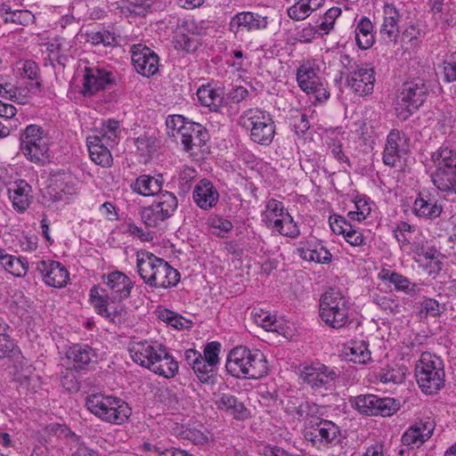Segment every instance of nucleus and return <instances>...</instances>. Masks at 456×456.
I'll list each match as a JSON object with an SVG mask.
<instances>
[{
  "instance_id": "obj_26",
  "label": "nucleus",
  "mask_w": 456,
  "mask_h": 456,
  "mask_svg": "<svg viewBox=\"0 0 456 456\" xmlns=\"http://www.w3.org/2000/svg\"><path fill=\"white\" fill-rule=\"evenodd\" d=\"M434 428L435 423L430 419L416 422L403 434L402 444L411 448H419L431 436Z\"/></svg>"
},
{
  "instance_id": "obj_17",
  "label": "nucleus",
  "mask_w": 456,
  "mask_h": 456,
  "mask_svg": "<svg viewBox=\"0 0 456 456\" xmlns=\"http://www.w3.org/2000/svg\"><path fill=\"white\" fill-rule=\"evenodd\" d=\"M374 68L369 64L356 66L346 77L347 86L357 95L366 96L373 92L376 82Z\"/></svg>"
},
{
  "instance_id": "obj_19",
  "label": "nucleus",
  "mask_w": 456,
  "mask_h": 456,
  "mask_svg": "<svg viewBox=\"0 0 456 456\" xmlns=\"http://www.w3.org/2000/svg\"><path fill=\"white\" fill-rule=\"evenodd\" d=\"M202 34V28L199 27L194 20H183L178 25L174 44L176 49L192 53L200 45V37Z\"/></svg>"
},
{
  "instance_id": "obj_27",
  "label": "nucleus",
  "mask_w": 456,
  "mask_h": 456,
  "mask_svg": "<svg viewBox=\"0 0 456 456\" xmlns=\"http://www.w3.org/2000/svg\"><path fill=\"white\" fill-rule=\"evenodd\" d=\"M113 83V76L110 71L104 69L86 68L84 75L82 93L85 96H92L96 92L102 90L107 85Z\"/></svg>"
},
{
  "instance_id": "obj_42",
  "label": "nucleus",
  "mask_w": 456,
  "mask_h": 456,
  "mask_svg": "<svg viewBox=\"0 0 456 456\" xmlns=\"http://www.w3.org/2000/svg\"><path fill=\"white\" fill-rule=\"evenodd\" d=\"M206 224L210 229L212 234L223 239L227 238L233 229V224L230 220L218 215H210L207 219Z\"/></svg>"
},
{
  "instance_id": "obj_48",
  "label": "nucleus",
  "mask_w": 456,
  "mask_h": 456,
  "mask_svg": "<svg viewBox=\"0 0 456 456\" xmlns=\"http://www.w3.org/2000/svg\"><path fill=\"white\" fill-rule=\"evenodd\" d=\"M392 284L397 291H403L411 297H414L419 292L418 284L411 282L406 276L399 273H396Z\"/></svg>"
},
{
  "instance_id": "obj_39",
  "label": "nucleus",
  "mask_w": 456,
  "mask_h": 456,
  "mask_svg": "<svg viewBox=\"0 0 456 456\" xmlns=\"http://www.w3.org/2000/svg\"><path fill=\"white\" fill-rule=\"evenodd\" d=\"M284 409L289 414L297 417L298 419H305L317 412V405L309 402L298 403L297 398H290L287 401Z\"/></svg>"
},
{
  "instance_id": "obj_46",
  "label": "nucleus",
  "mask_w": 456,
  "mask_h": 456,
  "mask_svg": "<svg viewBox=\"0 0 456 456\" xmlns=\"http://www.w3.org/2000/svg\"><path fill=\"white\" fill-rule=\"evenodd\" d=\"M141 218L148 227H157L167 220L165 216L161 214L159 207L154 206L153 203L142 208L141 211Z\"/></svg>"
},
{
  "instance_id": "obj_34",
  "label": "nucleus",
  "mask_w": 456,
  "mask_h": 456,
  "mask_svg": "<svg viewBox=\"0 0 456 456\" xmlns=\"http://www.w3.org/2000/svg\"><path fill=\"white\" fill-rule=\"evenodd\" d=\"M215 403L218 410L226 411L235 419L244 420L250 417V411L235 395L222 394Z\"/></svg>"
},
{
  "instance_id": "obj_32",
  "label": "nucleus",
  "mask_w": 456,
  "mask_h": 456,
  "mask_svg": "<svg viewBox=\"0 0 456 456\" xmlns=\"http://www.w3.org/2000/svg\"><path fill=\"white\" fill-rule=\"evenodd\" d=\"M399 10L393 4H385L383 6V23L380 27V35L389 41L395 42L399 36Z\"/></svg>"
},
{
  "instance_id": "obj_62",
  "label": "nucleus",
  "mask_w": 456,
  "mask_h": 456,
  "mask_svg": "<svg viewBox=\"0 0 456 456\" xmlns=\"http://www.w3.org/2000/svg\"><path fill=\"white\" fill-rule=\"evenodd\" d=\"M159 318L175 329H182L183 326L181 316L168 309L160 310Z\"/></svg>"
},
{
  "instance_id": "obj_47",
  "label": "nucleus",
  "mask_w": 456,
  "mask_h": 456,
  "mask_svg": "<svg viewBox=\"0 0 456 456\" xmlns=\"http://www.w3.org/2000/svg\"><path fill=\"white\" fill-rule=\"evenodd\" d=\"M197 175V171L190 167H185L180 171L177 177V186L180 194L185 195L189 192Z\"/></svg>"
},
{
  "instance_id": "obj_59",
  "label": "nucleus",
  "mask_w": 456,
  "mask_h": 456,
  "mask_svg": "<svg viewBox=\"0 0 456 456\" xmlns=\"http://www.w3.org/2000/svg\"><path fill=\"white\" fill-rule=\"evenodd\" d=\"M77 27L78 22L73 15H64L56 22V28H60L61 31H66L67 36L76 35Z\"/></svg>"
},
{
  "instance_id": "obj_22",
  "label": "nucleus",
  "mask_w": 456,
  "mask_h": 456,
  "mask_svg": "<svg viewBox=\"0 0 456 456\" xmlns=\"http://www.w3.org/2000/svg\"><path fill=\"white\" fill-rule=\"evenodd\" d=\"M37 271L41 274L45 283L53 288H62L67 285L69 273L60 262L41 260L37 263Z\"/></svg>"
},
{
  "instance_id": "obj_64",
  "label": "nucleus",
  "mask_w": 456,
  "mask_h": 456,
  "mask_svg": "<svg viewBox=\"0 0 456 456\" xmlns=\"http://www.w3.org/2000/svg\"><path fill=\"white\" fill-rule=\"evenodd\" d=\"M345 240L354 247H360L366 244V240L362 232L352 227L344 235Z\"/></svg>"
},
{
  "instance_id": "obj_20",
  "label": "nucleus",
  "mask_w": 456,
  "mask_h": 456,
  "mask_svg": "<svg viewBox=\"0 0 456 456\" xmlns=\"http://www.w3.org/2000/svg\"><path fill=\"white\" fill-rule=\"evenodd\" d=\"M268 18L257 12H240L234 14L229 21L228 29L233 35L241 32H253L262 30L267 28Z\"/></svg>"
},
{
  "instance_id": "obj_21",
  "label": "nucleus",
  "mask_w": 456,
  "mask_h": 456,
  "mask_svg": "<svg viewBox=\"0 0 456 456\" xmlns=\"http://www.w3.org/2000/svg\"><path fill=\"white\" fill-rule=\"evenodd\" d=\"M163 349L162 345L147 340L133 342L128 347L132 360L138 365L149 370L154 362L160 357Z\"/></svg>"
},
{
  "instance_id": "obj_37",
  "label": "nucleus",
  "mask_w": 456,
  "mask_h": 456,
  "mask_svg": "<svg viewBox=\"0 0 456 456\" xmlns=\"http://www.w3.org/2000/svg\"><path fill=\"white\" fill-rule=\"evenodd\" d=\"M133 191L144 197L159 193L162 188V182L153 176L142 175L130 185Z\"/></svg>"
},
{
  "instance_id": "obj_51",
  "label": "nucleus",
  "mask_w": 456,
  "mask_h": 456,
  "mask_svg": "<svg viewBox=\"0 0 456 456\" xmlns=\"http://www.w3.org/2000/svg\"><path fill=\"white\" fill-rule=\"evenodd\" d=\"M355 210L349 211L348 216L350 219L361 222L367 218L371 212V208L367 200L359 198L354 202Z\"/></svg>"
},
{
  "instance_id": "obj_8",
  "label": "nucleus",
  "mask_w": 456,
  "mask_h": 456,
  "mask_svg": "<svg viewBox=\"0 0 456 456\" xmlns=\"http://www.w3.org/2000/svg\"><path fill=\"white\" fill-rule=\"evenodd\" d=\"M319 65L314 60L304 61L297 70V82L299 88L308 95H313L316 102L327 101L330 91L318 73Z\"/></svg>"
},
{
  "instance_id": "obj_10",
  "label": "nucleus",
  "mask_w": 456,
  "mask_h": 456,
  "mask_svg": "<svg viewBox=\"0 0 456 456\" xmlns=\"http://www.w3.org/2000/svg\"><path fill=\"white\" fill-rule=\"evenodd\" d=\"M350 403L359 413L367 416L390 417L400 409V403L395 398L372 394L357 395Z\"/></svg>"
},
{
  "instance_id": "obj_36",
  "label": "nucleus",
  "mask_w": 456,
  "mask_h": 456,
  "mask_svg": "<svg viewBox=\"0 0 456 456\" xmlns=\"http://www.w3.org/2000/svg\"><path fill=\"white\" fill-rule=\"evenodd\" d=\"M355 41L360 49H370L374 42L373 24L367 17H362L357 22L355 29Z\"/></svg>"
},
{
  "instance_id": "obj_16",
  "label": "nucleus",
  "mask_w": 456,
  "mask_h": 456,
  "mask_svg": "<svg viewBox=\"0 0 456 456\" xmlns=\"http://www.w3.org/2000/svg\"><path fill=\"white\" fill-rule=\"evenodd\" d=\"M89 302L97 314L111 322H121L126 314L123 305L111 303L110 299L100 293V287L97 285L90 289Z\"/></svg>"
},
{
  "instance_id": "obj_24",
  "label": "nucleus",
  "mask_w": 456,
  "mask_h": 456,
  "mask_svg": "<svg viewBox=\"0 0 456 456\" xmlns=\"http://www.w3.org/2000/svg\"><path fill=\"white\" fill-rule=\"evenodd\" d=\"M443 207L438 203L435 194L428 191H419L412 206V213L426 220H434L441 216Z\"/></svg>"
},
{
  "instance_id": "obj_38",
  "label": "nucleus",
  "mask_w": 456,
  "mask_h": 456,
  "mask_svg": "<svg viewBox=\"0 0 456 456\" xmlns=\"http://www.w3.org/2000/svg\"><path fill=\"white\" fill-rule=\"evenodd\" d=\"M345 354L348 360L354 363L366 364L371 359L369 345L363 340L352 341L346 347Z\"/></svg>"
},
{
  "instance_id": "obj_2",
  "label": "nucleus",
  "mask_w": 456,
  "mask_h": 456,
  "mask_svg": "<svg viewBox=\"0 0 456 456\" xmlns=\"http://www.w3.org/2000/svg\"><path fill=\"white\" fill-rule=\"evenodd\" d=\"M225 368L238 379H256L268 373V363L265 354L259 350H250L246 346H237L228 354Z\"/></svg>"
},
{
  "instance_id": "obj_52",
  "label": "nucleus",
  "mask_w": 456,
  "mask_h": 456,
  "mask_svg": "<svg viewBox=\"0 0 456 456\" xmlns=\"http://www.w3.org/2000/svg\"><path fill=\"white\" fill-rule=\"evenodd\" d=\"M221 345L216 341L208 343L203 350L202 360L218 368Z\"/></svg>"
},
{
  "instance_id": "obj_44",
  "label": "nucleus",
  "mask_w": 456,
  "mask_h": 456,
  "mask_svg": "<svg viewBox=\"0 0 456 456\" xmlns=\"http://www.w3.org/2000/svg\"><path fill=\"white\" fill-rule=\"evenodd\" d=\"M3 267L16 277H24L28 269V262L26 258L12 255L4 256Z\"/></svg>"
},
{
  "instance_id": "obj_13",
  "label": "nucleus",
  "mask_w": 456,
  "mask_h": 456,
  "mask_svg": "<svg viewBox=\"0 0 456 456\" xmlns=\"http://www.w3.org/2000/svg\"><path fill=\"white\" fill-rule=\"evenodd\" d=\"M408 154L409 144L405 134L396 129L391 130L383 150V163L390 167L403 169Z\"/></svg>"
},
{
  "instance_id": "obj_7",
  "label": "nucleus",
  "mask_w": 456,
  "mask_h": 456,
  "mask_svg": "<svg viewBox=\"0 0 456 456\" xmlns=\"http://www.w3.org/2000/svg\"><path fill=\"white\" fill-rule=\"evenodd\" d=\"M349 309V302L336 289H329L320 299V316L334 329L342 328L347 323Z\"/></svg>"
},
{
  "instance_id": "obj_63",
  "label": "nucleus",
  "mask_w": 456,
  "mask_h": 456,
  "mask_svg": "<svg viewBox=\"0 0 456 456\" xmlns=\"http://www.w3.org/2000/svg\"><path fill=\"white\" fill-rule=\"evenodd\" d=\"M330 225L333 232L344 235L353 226L347 220L340 216L330 217Z\"/></svg>"
},
{
  "instance_id": "obj_18",
  "label": "nucleus",
  "mask_w": 456,
  "mask_h": 456,
  "mask_svg": "<svg viewBox=\"0 0 456 456\" xmlns=\"http://www.w3.org/2000/svg\"><path fill=\"white\" fill-rule=\"evenodd\" d=\"M131 53L132 62L138 74L146 77L157 74L159 58L153 50L146 45H134Z\"/></svg>"
},
{
  "instance_id": "obj_31",
  "label": "nucleus",
  "mask_w": 456,
  "mask_h": 456,
  "mask_svg": "<svg viewBox=\"0 0 456 456\" xmlns=\"http://www.w3.org/2000/svg\"><path fill=\"white\" fill-rule=\"evenodd\" d=\"M86 146L92 161L102 167H110L113 158L109 146L99 135H89L86 138Z\"/></svg>"
},
{
  "instance_id": "obj_61",
  "label": "nucleus",
  "mask_w": 456,
  "mask_h": 456,
  "mask_svg": "<svg viewBox=\"0 0 456 456\" xmlns=\"http://www.w3.org/2000/svg\"><path fill=\"white\" fill-rule=\"evenodd\" d=\"M373 302L383 311L387 314H393L398 311L399 305L395 299L388 297L377 296L373 298Z\"/></svg>"
},
{
  "instance_id": "obj_5",
  "label": "nucleus",
  "mask_w": 456,
  "mask_h": 456,
  "mask_svg": "<svg viewBox=\"0 0 456 456\" xmlns=\"http://www.w3.org/2000/svg\"><path fill=\"white\" fill-rule=\"evenodd\" d=\"M429 93L426 81L414 77L404 82L397 94L395 109L397 117L407 119L415 110L423 105Z\"/></svg>"
},
{
  "instance_id": "obj_23",
  "label": "nucleus",
  "mask_w": 456,
  "mask_h": 456,
  "mask_svg": "<svg viewBox=\"0 0 456 456\" xmlns=\"http://www.w3.org/2000/svg\"><path fill=\"white\" fill-rule=\"evenodd\" d=\"M432 160L436 170L431 175L432 181L446 179L450 175H456V151L442 146L432 154Z\"/></svg>"
},
{
  "instance_id": "obj_53",
  "label": "nucleus",
  "mask_w": 456,
  "mask_h": 456,
  "mask_svg": "<svg viewBox=\"0 0 456 456\" xmlns=\"http://www.w3.org/2000/svg\"><path fill=\"white\" fill-rule=\"evenodd\" d=\"M311 12L312 11L309 5H307L304 0L297 2L287 11L289 17L295 20H303L307 18Z\"/></svg>"
},
{
  "instance_id": "obj_15",
  "label": "nucleus",
  "mask_w": 456,
  "mask_h": 456,
  "mask_svg": "<svg viewBox=\"0 0 456 456\" xmlns=\"http://www.w3.org/2000/svg\"><path fill=\"white\" fill-rule=\"evenodd\" d=\"M102 281L107 289L100 288V293L105 292L104 297L110 299L111 303H120L127 298L134 288V281L125 273L114 271L102 276Z\"/></svg>"
},
{
  "instance_id": "obj_4",
  "label": "nucleus",
  "mask_w": 456,
  "mask_h": 456,
  "mask_svg": "<svg viewBox=\"0 0 456 456\" xmlns=\"http://www.w3.org/2000/svg\"><path fill=\"white\" fill-rule=\"evenodd\" d=\"M415 378L423 393L436 395L444 387L445 372L443 360L428 352L422 353L415 366Z\"/></svg>"
},
{
  "instance_id": "obj_58",
  "label": "nucleus",
  "mask_w": 456,
  "mask_h": 456,
  "mask_svg": "<svg viewBox=\"0 0 456 456\" xmlns=\"http://www.w3.org/2000/svg\"><path fill=\"white\" fill-rule=\"evenodd\" d=\"M19 352V347L8 334L0 338V358L11 357Z\"/></svg>"
},
{
  "instance_id": "obj_43",
  "label": "nucleus",
  "mask_w": 456,
  "mask_h": 456,
  "mask_svg": "<svg viewBox=\"0 0 456 456\" xmlns=\"http://www.w3.org/2000/svg\"><path fill=\"white\" fill-rule=\"evenodd\" d=\"M152 203L154 206L159 207L161 214L164 215L167 219L170 218L175 214L178 206L176 197L169 191L160 192Z\"/></svg>"
},
{
  "instance_id": "obj_40",
  "label": "nucleus",
  "mask_w": 456,
  "mask_h": 456,
  "mask_svg": "<svg viewBox=\"0 0 456 456\" xmlns=\"http://www.w3.org/2000/svg\"><path fill=\"white\" fill-rule=\"evenodd\" d=\"M298 256L305 261L318 264H329L331 261V253L322 245H316L314 248H298Z\"/></svg>"
},
{
  "instance_id": "obj_28",
  "label": "nucleus",
  "mask_w": 456,
  "mask_h": 456,
  "mask_svg": "<svg viewBox=\"0 0 456 456\" xmlns=\"http://www.w3.org/2000/svg\"><path fill=\"white\" fill-rule=\"evenodd\" d=\"M192 199L200 208L209 210L217 204L219 192L212 182L201 179L193 189Z\"/></svg>"
},
{
  "instance_id": "obj_14",
  "label": "nucleus",
  "mask_w": 456,
  "mask_h": 456,
  "mask_svg": "<svg viewBox=\"0 0 456 456\" xmlns=\"http://www.w3.org/2000/svg\"><path fill=\"white\" fill-rule=\"evenodd\" d=\"M311 428L305 436L314 445L335 446L341 441V429L333 421L327 419H319L314 423L311 421Z\"/></svg>"
},
{
  "instance_id": "obj_49",
  "label": "nucleus",
  "mask_w": 456,
  "mask_h": 456,
  "mask_svg": "<svg viewBox=\"0 0 456 456\" xmlns=\"http://www.w3.org/2000/svg\"><path fill=\"white\" fill-rule=\"evenodd\" d=\"M342 11L339 7L330 8L317 25L323 35L329 34L334 28L336 20L340 16Z\"/></svg>"
},
{
  "instance_id": "obj_11",
  "label": "nucleus",
  "mask_w": 456,
  "mask_h": 456,
  "mask_svg": "<svg viewBox=\"0 0 456 456\" xmlns=\"http://www.w3.org/2000/svg\"><path fill=\"white\" fill-rule=\"evenodd\" d=\"M242 120L244 126H250L252 141L262 145H269L273 142L275 126L269 114L258 109L248 110Z\"/></svg>"
},
{
  "instance_id": "obj_45",
  "label": "nucleus",
  "mask_w": 456,
  "mask_h": 456,
  "mask_svg": "<svg viewBox=\"0 0 456 456\" xmlns=\"http://www.w3.org/2000/svg\"><path fill=\"white\" fill-rule=\"evenodd\" d=\"M192 370L201 383L214 384L217 372L216 367L200 358Z\"/></svg>"
},
{
  "instance_id": "obj_12",
  "label": "nucleus",
  "mask_w": 456,
  "mask_h": 456,
  "mask_svg": "<svg viewBox=\"0 0 456 456\" xmlns=\"http://www.w3.org/2000/svg\"><path fill=\"white\" fill-rule=\"evenodd\" d=\"M338 375L336 371L321 362L306 364L300 370V379L314 392L332 390Z\"/></svg>"
},
{
  "instance_id": "obj_35",
  "label": "nucleus",
  "mask_w": 456,
  "mask_h": 456,
  "mask_svg": "<svg viewBox=\"0 0 456 456\" xmlns=\"http://www.w3.org/2000/svg\"><path fill=\"white\" fill-rule=\"evenodd\" d=\"M153 373L166 379L174 378L179 370L178 362L164 347L161 355L150 369Z\"/></svg>"
},
{
  "instance_id": "obj_54",
  "label": "nucleus",
  "mask_w": 456,
  "mask_h": 456,
  "mask_svg": "<svg viewBox=\"0 0 456 456\" xmlns=\"http://www.w3.org/2000/svg\"><path fill=\"white\" fill-rule=\"evenodd\" d=\"M254 320L256 323L267 331L277 330L276 319L269 313L260 310L254 314Z\"/></svg>"
},
{
  "instance_id": "obj_57",
  "label": "nucleus",
  "mask_w": 456,
  "mask_h": 456,
  "mask_svg": "<svg viewBox=\"0 0 456 456\" xmlns=\"http://www.w3.org/2000/svg\"><path fill=\"white\" fill-rule=\"evenodd\" d=\"M444 77L447 83L456 82V53L450 54L443 62Z\"/></svg>"
},
{
  "instance_id": "obj_29",
  "label": "nucleus",
  "mask_w": 456,
  "mask_h": 456,
  "mask_svg": "<svg viewBox=\"0 0 456 456\" xmlns=\"http://www.w3.org/2000/svg\"><path fill=\"white\" fill-rule=\"evenodd\" d=\"M9 199L13 208L18 212H24L32 200L31 186L25 180H16L7 186Z\"/></svg>"
},
{
  "instance_id": "obj_56",
  "label": "nucleus",
  "mask_w": 456,
  "mask_h": 456,
  "mask_svg": "<svg viewBox=\"0 0 456 456\" xmlns=\"http://www.w3.org/2000/svg\"><path fill=\"white\" fill-rule=\"evenodd\" d=\"M156 143L157 140L155 137L146 134L139 136L135 141L137 150L141 151L142 155H150L155 151L157 148Z\"/></svg>"
},
{
  "instance_id": "obj_50",
  "label": "nucleus",
  "mask_w": 456,
  "mask_h": 456,
  "mask_svg": "<svg viewBox=\"0 0 456 456\" xmlns=\"http://www.w3.org/2000/svg\"><path fill=\"white\" fill-rule=\"evenodd\" d=\"M442 313V307L438 301L434 298H424L419 302V316L420 318L428 315L436 317Z\"/></svg>"
},
{
  "instance_id": "obj_41",
  "label": "nucleus",
  "mask_w": 456,
  "mask_h": 456,
  "mask_svg": "<svg viewBox=\"0 0 456 456\" xmlns=\"http://www.w3.org/2000/svg\"><path fill=\"white\" fill-rule=\"evenodd\" d=\"M97 133L102 141H104L109 146L113 147L117 144L118 138L121 132L120 123L115 119L104 120L102 126L98 128Z\"/></svg>"
},
{
  "instance_id": "obj_33",
  "label": "nucleus",
  "mask_w": 456,
  "mask_h": 456,
  "mask_svg": "<svg viewBox=\"0 0 456 456\" xmlns=\"http://www.w3.org/2000/svg\"><path fill=\"white\" fill-rule=\"evenodd\" d=\"M224 94L222 88L213 87L209 84L202 85L197 90V97L200 103L214 112H219L224 106Z\"/></svg>"
},
{
  "instance_id": "obj_25",
  "label": "nucleus",
  "mask_w": 456,
  "mask_h": 456,
  "mask_svg": "<svg viewBox=\"0 0 456 456\" xmlns=\"http://www.w3.org/2000/svg\"><path fill=\"white\" fill-rule=\"evenodd\" d=\"M181 142L186 151H193L205 145L208 140L206 129L199 123H186L177 128Z\"/></svg>"
},
{
  "instance_id": "obj_9",
  "label": "nucleus",
  "mask_w": 456,
  "mask_h": 456,
  "mask_svg": "<svg viewBox=\"0 0 456 456\" xmlns=\"http://www.w3.org/2000/svg\"><path fill=\"white\" fill-rule=\"evenodd\" d=\"M20 150L32 163H40L48 156L49 138L37 125H29L20 134Z\"/></svg>"
},
{
  "instance_id": "obj_60",
  "label": "nucleus",
  "mask_w": 456,
  "mask_h": 456,
  "mask_svg": "<svg viewBox=\"0 0 456 456\" xmlns=\"http://www.w3.org/2000/svg\"><path fill=\"white\" fill-rule=\"evenodd\" d=\"M434 185L441 191L446 192L448 196H456V174L450 175L447 180L444 178L432 181Z\"/></svg>"
},
{
  "instance_id": "obj_6",
  "label": "nucleus",
  "mask_w": 456,
  "mask_h": 456,
  "mask_svg": "<svg viewBox=\"0 0 456 456\" xmlns=\"http://www.w3.org/2000/svg\"><path fill=\"white\" fill-rule=\"evenodd\" d=\"M261 220L273 232L295 239L299 233V228L293 217L288 212L284 204L275 199L266 201L261 213Z\"/></svg>"
},
{
  "instance_id": "obj_30",
  "label": "nucleus",
  "mask_w": 456,
  "mask_h": 456,
  "mask_svg": "<svg viewBox=\"0 0 456 456\" xmlns=\"http://www.w3.org/2000/svg\"><path fill=\"white\" fill-rule=\"evenodd\" d=\"M66 354L77 370H85L98 361L96 350L85 344H76L70 346Z\"/></svg>"
},
{
  "instance_id": "obj_1",
  "label": "nucleus",
  "mask_w": 456,
  "mask_h": 456,
  "mask_svg": "<svg viewBox=\"0 0 456 456\" xmlns=\"http://www.w3.org/2000/svg\"><path fill=\"white\" fill-rule=\"evenodd\" d=\"M136 269L141 279L150 287L169 289L180 281L179 272L166 260L141 250L136 254Z\"/></svg>"
},
{
  "instance_id": "obj_3",
  "label": "nucleus",
  "mask_w": 456,
  "mask_h": 456,
  "mask_svg": "<svg viewBox=\"0 0 456 456\" xmlns=\"http://www.w3.org/2000/svg\"><path fill=\"white\" fill-rule=\"evenodd\" d=\"M86 407L96 418L112 425L124 424L132 414L131 408L123 399L101 393L88 395Z\"/></svg>"
},
{
  "instance_id": "obj_55",
  "label": "nucleus",
  "mask_w": 456,
  "mask_h": 456,
  "mask_svg": "<svg viewBox=\"0 0 456 456\" xmlns=\"http://www.w3.org/2000/svg\"><path fill=\"white\" fill-rule=\"evenodd\" d=\"M88 37L94 45H103L104 46H110L116 44V37L114 34L109 30L92 32L88 35Z\"/></svg>"
}]
</instances>
